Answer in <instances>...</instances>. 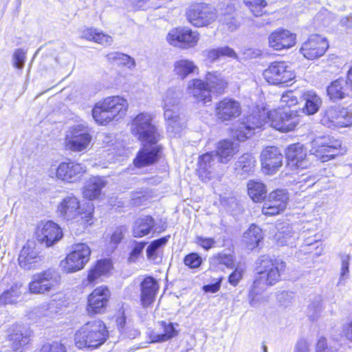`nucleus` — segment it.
Returning a JSON list of instances; mask_svg holds the SVG:
<instances>
[{
    "label": "nucleus",
    "instance_id": "obj_1",
    "mask_svg": "<svg viewBox=\"0 0 352 352\" xmlns=\"http://www.w3.org/2000/svg\"><path fill=\"white\" fill-rule=\"evenodd\" d=\"M300 122V116L294 110L283 109H273L266 112L265 109L258 113L251 114L240 122L235 131V137L244 141L254 133V130L261 129L265 124L281 132L293 131Z\"/></svg>",
    "mask_w": 352,
    "mask_h": 352
},
{
    "label": "nucleus",
    "instance_id": "obj_2",
    "mask_svg": "<svg viewBox=\"0 0 352 352\" xmlns=\"http://www.w3.org/2000/svg\"><path fill=\"white\" fill-rule=\"evenodd\" d=\"M205 80L206 82L198 78L192 79L187 86L188 94L203 104L211 102L210 92L223 94L228 86L226 80L218 72H207Z\"/></svg>",
    "mask_w": 352,
    "mask_h": 352
},
{
    "label": "nucleus",
    "instance_id": "obj_3",
    "mask_svg": "<svg viewBox=\"0 0 352 352\" xmlns=\"http://www.w3.org/2000/svg\"><path fill=\"white\" fill-rule=\"evenodd\" d=\"M87 208L85 210L80 206V200L77 197L69 195L58 203L56 212L63 220L85 229L93 223L94 208L92 206H87Z\"/></svg>",
    "mask_w": 352,
    "mask_h": 352
},
{
    "label": "nucleus",
    "instance_id": "obj_4",
    "mask_svg": "<svg viewBox=\"0 0 352 352\" xmlns=\"http://www.w3.org/2000/svg\"><path fill=\"white\" fill-rule=\"evenodd\" d=\"M127 109L128 102L125 98L118 96H111L95 104L92 116L97 123L106 125L114 119L122 118Z\"/></svg>",
    "mask_w": 352,
    "mask_h": 352
},
{
    "label": "nucleus",
    "instance_id": "obj_5",
    "mask_svg": "<svg viewBox=\"0 0 352 352\" xmlns=\"http://www.w3.org/2000/svg\"><path fill=\"white\" fill-rule=\"evenodd\" d=\"M286 264L278 259H272L267 256L260 258L257 266V276L254 281V287L265 289L278 283L280 276L285 272Z\"/></svg>",
    "mask_w": 352,
    "mask_h": 352
},
{
    "label": "nucleus",
    "instance_id": "obj_6",
    "mask_svg": "<svg viewBox=\"0 0 352 352\" xmlns=\"http://www.w3.org/2000/svg\"><path fill=\"white\" fill-rule=\"evenodd\" d=\"M107 331L100 320L87 322L75 334V344L79 349L97 348L104 342Z\"/></svg>",
    "mask_w": 352,
    "mask_h": 352
},
{
    "label": "nucleus",
    "instance_id": "obj_7",
    "mask_svg": "<svg viewBox=\"0 0 352 352\" xmlns=\"http://www.w3.org/2000/svg\"><path fill=\"white\" fill-rule=\"evenodd\" d=\"M215 7L206 2H193L186 9L187 21L197 28L206 27L218 19Z\"/></svg>",
    "mask_w": 352,
    "mask_h": 352
},
{
    "label": "nucleus",
    "instance_id": "obj_8",
    "mask_svg": "<svg viewBox=\"0 0 352 352\" xmlns=\"http://www.w3.org/2000/svg\"><path fill=\"white\" fill-rule=\"evenodd\" d=\"M92 136L90 129L85 124H76L69 126L65 135V147L67 150L82 153L91 146Z\"/></svg>",
    "mask_w": 352,
    "mask_h": 352
},
{
    "label": "nucleus",
    "instance_id": "obj_9",
    "mask_svg": "<svg viewBox=\"0 0 352 352\" xmlns=\"http://www.w3.org/2000/svg\"><path fill=\"white\" fill-rule=\"evenodd\" d=\"M91 253V248L87 243L73 244L65 258L60 261L61 270L71 274L82 270L89 261Z\"/></svg>",
    "mask_w": 352,
    "mask_h": 352
},
{
    "label": "nucleus",
    "instance_id": "obj_10",
    "mask_svg": "<svg viewBox=\"0 0 352 352\" xmlns=\"http://www.w3.org/2000/svg\"><path fill=\"white\" fill-rule=\"evenodd\" d=\"M153 116L147 112L138 114L133 120L131 131L139 140L154 144L159 140L160 134L153 124Z\"/></svg>",
    "mask_w": 352,
    "mask_h": 352
},
{
    "label": "nucleus",
    "instance_id": "obj_11",
    "mask_svg": "<svg viewBox=\"0 0 352 352\" xmlns=\"http://www.w3.org/2000/svg\"><path fill=\"white\" fill-rule=\"evenodd\" d=\"M179 93L174 89H168L163 96L164 116L168 130L177 131L182 126L179 110Z\"/></svg>",
    "mask_w": 352,
    "mask_h": 352
},
{
    "label": "nucleus",
    "instance_id": "obj_12",
    "mask_svg": "<svg viewBox=\"0 0 352 352\" xmlns=\"http://www.w3.org/2000/svg\"><path fill=\"white\" fill-rule=\"evenodd\" d=\"M87 172V166L75 161L63 162L58 166H52L49 170L50 176L66 183L79 181Z\"/></svg>",
    "mask_w": 352,
    "mask_h": 352
},
{
    "label": "nucleus",
    "instance_id": "obj_13",
    "mask_svg": "<svg viewBox=\"0 0 352 352\" xmlns=\"http://www.w3.org/2000/svg\"><path fill=\"white\" fill-rule=\"evenodd\" d=\"M320 122L331 129L351 126L352 113L340 106H331L324 109Z\"/></svg>",
    "mask_w": 352,
    "mask_h": 352
},
{
    "label": "nucleus",
    "instance_id": "obj_14",
    "mask_svg": "<svg viewBox=\"0 0 352 352\" xmlns=\"http://www.w3.org/2000/svg\"><path fill=\"white\" fill-rule=\"evenodd\" d=\"M311 144V151L322 162L334 158L341 147V142L330 136L317 137Z\"/></svg>",
    "mask_w": 352,
    "mask_h": 352
},
{
    "label": "nucleus",
    "instance_id": "obj_15",
    "mask_svg": "<svg viewBox=\"0 0 352 352\" xmlns=\"http://www.w3.org/2000/svg\"><path fill=\"white\" fill-rule=\"evenodd\" d=\"M329 48L327 38L319 34H312L305 41L299 49V52L307 60H315L322 57Z\"/></svg>",
    "mask_w": 352,
    "mask_h": 352
},
{
    "label": "nucleus",
    "instance_id": "obj_16",
    "mask_svg": "<svg viewBox=\"0 0 352 352\" xmlns=\"http://www.w3.org/2000/svg\"><path fill=\"white\" fill-rule=\"evenodd\" d=\"M168 43L183 49L194 47L199 40L197 32L189 28H176L170 30L166 36Z\"/></svg>",
    "mask_w": 352,
    "mask_h": 352
},
{
    "label": "nucleus",
    "instance_id": "obj_17",
    "mask_svg": "<svg viewBox=\"0 0 352 352\" xmlns=\"http://www.w3.org/2000/svg\"><path fill=\"white\" fill-rule=\"evenodd\" d=\"M58 278L56 272L48 270L34 274L29 283V291L34 294L49 292L58 285Z\"/></svg>",
    "mask_w": 352,
    "mask_h": 352
},
{
    "label": "nucleus",
    "instance_id": "obj_18",
    "mask_svg": "<svg viewBox=\"0 0 352 352\" xmlns=\"http://www.w3.org/2000/svg\"><path fill=\"white\" fill-rule=\"evenodd\" d=\"M267 82L273 85H280L292 80L294 72L285 62H274L263 72Z\"/></svg>",
    "mask_w": 352,
    "mask_h": 352
},
{
    "label": "nucleus",
    "instance_id": "obj_19",
    "mask_svg": "<svg viewBox=\"0 0 352 352\" xmlns=\"http://www.w3.org/2000/svg\"><path fill=\"white\" fill-rule=\"evenodd\" d=\"M35 236L37 241L46 247H50L63 236L60 228L52 221H41L36 227Z\"/></svg>",
    "mask_w": 352,
    "mask_h": 352
},
{
    "label": "nucleus",
    "instance_id": "obj_20",
    "mask_svg": "<svg viewBox=\"0 0 352 352\" xmlns=\"http://www.w3.org/2000/svg\"><path fill=\"white\" fill-rule=\"evenodd\" d=\"M285 155L287 160V166L292 170H302L308 168L310 165L307 151L300 143L289 145L285 150Z\"/></svg>",
    "mask_w": 352,
    "mask_h": 352
},
{
    "label": "nucleus",
    "instance_id": "obj_21",
    "mask_svg": "<svg viewBox=\"0 0 352 352\" xmlns=\"http://www.w3.org/2000/svg\"><path fill=\"white\" fill-rule=\"evenodd\" d=\"M289 196L284 190L271 192L262 208V212L267 216H274L284 211L287 206Z\"/></svg>",
    "mask_w": 352,
    "mask_h": 352
},
{
    "label": "nucleus",
    "instance_id": "obj_22",
    "mask_svg": "<svg viewBox=\"0 0 352 352\" xmlns=\"http://www.w3.org/2000/svg\"><path fill=\"white\" fill-rule=\"evenodd\" d=\"M42 256L34 241H28L21 249L18 261L21 267L25 270L35 269L40 265Z\"/></svg>",
    "mask_w": 352,
    "mask_h": 352
},
{
    "label": "nucleus",
    "instance_id": "obj_23",
    "mask_svg": "<svg viewBox=\"0 0 352 352\" xmlns=\"http://www.w3.org/2000/svg\"><path fill=\"white\" fill-rule=\"evenodd\" d=\"M111 292L108 287L100 286L96 287L88 297L87 311L89 314H102L104 312Z\"/></svg>",
    "mask_w": 352,
    "mask_h": 352
},
{
    "label": "nucleus",
    "instance_id": "obj_24",
    "mask_svg": "<svg viewBox=\"0 0 352 352\" xmlns=\"http://www.w3.org/2000/svg\"><path fill=\"white\" fill-rule=\"evenodd\" d=\"M241 113L239 102L230 98H225L215 104V114L222 122L235 119Z\"/></svg>",
    "mask_w": 352,
    "mask_h": 352
},
{
    "label": "nucleus",
    "instance_id": "obj_25",
    "mask_svg": "<svg viewBox=\"0 0 352 352\" xmlns=\"http://www.w3.org/2000/svg\"><path fill=\"white\" fill-rule=\"evenodd\" d=\"M283 155L278 148L267 147L261 154L263 172L268 175L275 173L283 165Z\"/></svg>",
    "mask_w": 352,
    "mask_h": 352
},
{
    "label": "nucleus",
    "instance_id": "obj_26",
    "mask_svg": "<svg viewBox=\"0 0 352 352\" xmlns=\"http://www.w3.org/2000/svg\"><path fill=\"white\" fill-rule=\"evenodd\" d=\"M270 47L275 50L289 49L295 45L296 35L285 29H278L272 32L268 37Z\"/></svg>",
    "mask_w": 352,
    "mask_h": 352
},
{
    "label": "nucleus",
    "instance_id": "obj_27",
    "mask_svg": "<svg viewBox=\"0 0 352 352\" xmlns=\"http://www.w3.org/2000/svg\"><path fill=\"white\" fill-rule=\"evenodd\" d=\"M215 158L212 152L206 153L199 157L197 173L201 179L208 181L216 175Z\"/></svg>",
    "mask_w": 352,
    "mask_h": 352
},
{
    "label": "nucleus",
    "instance_id": "obj_28",
    "mask_svg": "<svg viewBox=\"0 0 352 352\" xmlns=\"http://www.w3.org/2000/svg\"><path fill=\"white\" fill-rule=\"evenodd\" d=\"M159 285L155 279L146 277L141 283L140 300L144 307H149L155 300Z\"/></svg>",
    "mask_w": 352,
    "mask_h": 352
},
{
    "label": "nucleus",
    "instance_id": "obj_29",
    "mask_svg": "<svg viewBox=\"0 0 352 352\" xmlns=\"http://www.w3.org/2000/svg\"><path fill=\"white\" fill-rule=\"evenodd\" d=\"M160 149L159 146H144L133 160L135 166L141 168L155 163L157 160Z\"/></svg>",
    "mask_w": 352,
    "mask_h": 352
},
{
    "label": "nucleus",
    "instance_id": "obj_30",
    "mask_svg": "<svg viewBox=\"0 0 352 352\" xmlns=\"http://www.w3.org/2000/svg\"><path fill=\"white\" fill-rule=\"evenodd\" d=\"M238 152V144L230 140L220 141L217 145L216 156L221 164L228 163Z\"/></svg>",
    "mask_w": 352,
    "mask_h": 352
},
{
    "label": "nucleus",
    "instance_id": "obj_31",
    "mask_svg": "<svg viewBox=\"0 0 352 352\" xmlns=\"http://www.w3.org/2000/svg\"><path fill=\"white\" fill-rule=\"evenodd\" d=\"M32 331L25 327H17L10 335L11 347L17 351L28 345L31 340Z\"/></svg>",
    "mask_w": 352,
    "mask_h": 352
},
{
    "label": "nucleus",
    "instance_id": "obj_32",
    "mask_svg": "<svg viewBox=\"0 0 352 352\" xmlns=\"http://www.w3.org/2000/svg\"><path fill=\"white\" fill-rule=\"evenodd\" d=\"M173 72L175 76L184 80L189 75L198 72L199 68L195 62L188 58H181L175 60L173 65Z\"/></svg>",
    "mask_w": 352,
    "mask_h": 352
},
{
    "label": "nucleus",
    "instance_id": "obj_33",
    "mask_svg": "<svg viewBox=\"0 0 352 352\" xmlns=\"http://www.w3.org/2000/svg\"><path fill=\"white\" fill-rule=\"evenodd\" d=\"M177 331L175 330L173 324L161 322L160 327L152 331L149 334L151 342H162L168 340L176 336Z\"/></svg>",
    "mask_w": 352,
    "mask_h": 352
},
{
    "label": "nucleus",
    "instance_id": "obj_34",
    "mask_svg": "<svg viewBox=\"0 0 352 352\" xmlns=\"http://www.w3.org/2000/svg\"><path fill=\"white\" fill-rule=\"evenodd\" d=\"M107 185L104 179L100 177H92L85 183L83 196L85 198L94 200L99 197L102 189Z\"/></svg>",
    "mask_w": 352,
    "mask_h": 352
},
{
    "label": "nucleus",
    "instance_id": "obj_35",
    "mask_svg": "<svg viewBox=\"0 0 352 352\" xmlns=\"http://www.w3.org/2000/svg\"><path fill=\"white\" fill-rule=\"evenodd\" d=\"M351 89L346 80L340 78L333 81L327 87V94L332 100L342 99L349 94Z\"/></svg>",
    "mask_w": 352,
    "mask_h": 352
},
{
    "label": "nucleus",
    "instance_id": "obj_36",
    "mask_svg": "<svg viewBox=\"0 0 352 352\" xmlns=\"http://www.w3.org/2000/svg\"><path fill=\"white\" fill-rule=\"evenodd\" d=\"M112 267L111 262L109 259L100 260L96 265L91 268L87 274V282L94 284L102 276L109 272Z\"/></svg>",
    "mask_w": 352,
    "mask_h": 352
},
{
    "label": "nucleus",
    "instance_id": "obj_37",
    "mask_svg": "<svg viewBox=\"0 0 352 352\" xmlns=\"http://www.w3.org/2000/svg\"><path fill=\"white\" fill-rule=\"evenodd\" d=\"M303 100L305 101L303 112L307 115H314L319 110L322 100L313 91H307L302 95Z\"/></svg>",
    "mask_w": 352,
    "mask_h": 352
},
{
    "label": "nucleus",
    "instance_id": "obj_38",
    "mask_svg": "<svg viewBox=\"0 0 352 352\" xmlns=\"http://www.w3.org/2000/svg\"><path fill=\"white\" fill-rule=\"evenodd\" d=\"M155 221L149 216H145L139 218L135 222L133 230V235L134 237H142L148 234L151 229L154 227Z\"/></svg>",
    "mask_w": 352,
    "mask_h": 352
},
{
    "label": "nucleus",
    "instance_id": "obj_39",
    "mask_svg": "<svg viewBox=\"0 0 352 352\" xmlns=\"http://www.w3.org/2000/svg\"><path fill=\"white\" fill-rule=\"evenodd\" d=\"M254 157L248 153L243 154L234 164V168L238 175L245 176L252 172L255 166Z\"/></svg>",
    "mask_w": 352,
    "mask_h": 352
},
{
    "label": "nucleus",
    "instance_id": "obj_40",
    "mask_svg": "<svg viewBox=\"0 0 352 352\" xmlns=\"http://www.w3.org/2000/svg\"><path fill=\"white\" fill-rule=\"evenodd\" d=\"M248 193L254 202H261L266 197L267 189L262 182L252 180L248 184Z\"/></svg>",
    "mask_w": 352,
    "mask_h": 352
},
{
    "label": "nucleus",
    "instance_id": "obj_41",
    "mask_svg": "<svg viewBox=\"0 0 352 352\" xmlns=\"http://www.w3.org/2000/svg\"><path fill=\"white\" fill-rule=\"evenodd\" d=\"M21 294L22 285L21 283H15L0 296V304H14L19 300Z\"/></svg>",
    "mask_w": 352,
    "mask_h": 352
},
{
    "label": "nucleus",
    "instance_id": "obj_42",
    "mask_svg": "<svg viewBox=\"0 0 352 352\" xmlns=\"http://www.w3.org/2000/svg\"><path fill=\"white\" fill-rule=\"evenodd\" d=\"M243 237L248 249L252 250L258 246L259 242L262 240V230L259 227L252 225L244 233Z\"/></svg>",
    "mask_w": 352,
    "mask_h": 352
},
{
    "label": "nucleus",
    "instance_id": "obj_43",
    "mask_svg": "<svg viewBox=\"0 0 352 352\" xmlns=\"http://www.w3.org/2000/svg\"><path fill=\"white\" fill-rule=\"evenodd\" d=\"M106 58L110 63L126 65L129 68H132L135 65L133 58L126 54L118 52H112L107 54Z\"/></svg>",
    "mask_w": 352,
    "mask_h": 352
},
{
    "label": "nucleus",
    "instance_id": "obj_44",
    "mask_svg": "<svg viewBox=\"0 0 352 352\" xmlns=\"http://www.w3.org/2000/svg\"><path fill=\"white\" fill-rule=\"evenodd\" d=\"M276 241L278 245H292L298 238V234L290 228L278 232L276 235Z\"/></svg>",
    "mask_w": 352,
    "mask_h": 352
},
{
    "label": "nucleus",
    "instance_id": "obj_45",
    "mask_svg": "<svg viewBox=\"0 0 352 352\" xmlns=\"http://www.w3.org/2000/svg\"><path fill=\"white\" fill-rule=\"evenodd\" d=\"M245 6L255 16H261L265 14V8L267 3L265 0H243Z\"/></svg>",
    "mask_w": 352,
    "mask_h": 352
},
{
    "label": "nucleus",
    "instance_id": "obj_46",
    "mask_svg": "<svg viewBox=\"0 0 352 352\" xmlns=\"http://www.w3.org/2000/svg\"><path fill=\"white\" fill-rule=\"evenodd\" d=\"M298 102V97L295 95L294 91H286L282 95L280 100V109L288 107H291L295 106Z\"/></svg>",
    "mask_w": 352,
    "mask_h": 352
},
{
    "label": "nucleus",
    "instance_id": "obj_47",
    "mask_svg": "<svg viewBox=\"0 0 352 352\" xmlns=\"http://www.w3.org/2000/svg\"><path fill=\"white\" fill-rule=\"evenodd\" d=\"M168 237H163L153 241L146 249V255L148 259H154L156 256V250L168 241Z\"/></svg>",
    "mask_w": 352,
    "mask_h": 352
},
{
    "label": "nucleus",
    "instance_id": "obj_48",
    "mask_svg": "<svg viewBox=\"0 0 352 352\" xmlns=\"http://www.w3.org/2000/svg\"><path fill=\"white\" fill-rule=\"evenodd\" d=\"M212 261L214 263L222 264L227 267H234V258L231 254L219 253L212 257Z\"/></svg>",
    "mask_w": 352,
    "mask_h": 352
},
{
    "label": "nucleus",
    "instance_id": "obj_49",
    "mask_svg": "<svg viewBox=\"0 0 352 352\" xmlns=\"http://www.w3.org/2000/svg\"><path fill=\"white\" fill-rule=\"evenodd\" d=\"M184 262L189 268L194 269L201 265L202 258L197 253H190L185 256Z\"/></svg>",
    "mask_w": 352,
    "mask_h": 352
},
{
    "label": "nucleus",
    "instance_id": "obj_50",
    "mask_svg": "<svg viewBox=\"0 0 352 352\" xmlns=\"http://www.w3.org/2000/svg\"><path fill=\"white\" fill-rule=\"evenodd\" d=\"M40 352H66L65 346L58 342L44 344Z\"/></svg>",
    "mask_w": 352,
    "mask_h": 352
},
{
    "label": "nucleus",
    "instance_id": "obj_51",
    "mask_svg": "<svg viewBox=\"0 0 352 352\" xmlns=\"http://www.w3.org/2000/svg\"><path fill=\"white\" fill-rule=\"evenodd\" d=\"M195 242L197 245L206 250L211 249L214 246L216 243L214 239L204 237L202 236H196Z\"/></svg>",
    "mask_w": 352,
    "mask_h": 352
},
{
    "label": "nucleus",
    "instance_id": "obj_52",
    "mask_svg": "<svg viewBox=\"0 0 352 352\" xmlns=\"http://www.w3.org/2000/svg\"><path fill=\"white\" fill-rule=\"evenodd\" d=\"M126 231V228L124 227H118L113 231L111 236V243L113 244L114 247L122 240Z\"/></svg>",
    "mask_w": 352,
    "mask_h": 352
},
{
    "label": "nucleus",
    "instance_id": "obj_53",
    "mask_svg": "<svg viewBox=\"0 0 352 352\" xmlns=\"http://www.w3.org/2000/svg\"><path fill=\"white\" fill-rule=\"evenodd\" d=\"M145 245L146 243L144 242H137L135 243L129 258L130 262H135L136 261L138 256L141 254Z\"/></svg>",
    "mask_w": 352,
    "mask_h": 352
},
{
    "label": "nucleus",
    "instance_id": "obj_54",
    "mask_svg": "<svg viewBox=\"0 0 352 352\" xmlns=\"http://www.w3.org/2000/svg\"><path fill=\"white\" fill-rule=\"evenodd\" d=\"M25 58V53L22 50H17L14 54V65L18 69H22Z\"/></svg>",
    "mask_w": 352,
    "mask_h": 352
},
{
    "label": "nucleus",
    "instance_id": "obj_55",
    "mask_svg": "<svg viewBox=\"0 0 352 352\" xmlns=\"http://www.w3.org/2000/svg\"><path fill=\"white\" fill-rule=\"evenodd\" d=\"M94 41L101 45H110L113 39L109 35L96 31Z\"/></svg>",
    "mask_w": 352,
    "mask_h": 352
},
{
    "label": "nucleus",
    "instance_id": "obj_56",
    "mask_svg": "<svg viewBox=\"0 0 352 352\" xmlns=\"http://www.w3.org/2000/svg\"><path fill=\"white\" fill-rule=\"evenodd\" d=\"M258 290H261L259 287H254L253 286V288L250 291L249 293V303L251 307H257L258 302H259V298L258 296Z\"/></svg>",
    "mask_w": 352,
    "mask_h": 352
},
{
    "label": "nucleus",
    "instance_id": "obj_57",
    "mask_svg": "<svg viewBox=\"0 0 352 352\" xmlns=\"http://www.w3.org/2000/svg\"><path fill=\"white\" fill-rule=\"evenodd\" d=\"M243 276V270L241 268H236L230 276H229V283L235 286L236 285L239 280L242 278Z\"/></svg>",
    "mask_w": 352,
    "mask_h": 352
},
{
    "label": "nucleus",
    "instance_id": "obj_58",
    "mask_svg": "<svg viewBox=\"0 0 352 352\" xmlns=\"http://www.w3.org/2000/svg\"><path fill=\"white\" fill-rule=\"evenodd\" d=\"M96 30L93 28H84L80 30V38L87 41H94Z\"/></svg>",
    "mask_w": 352,
    "mask_h": 352
},
{
    "label": "nucleus",
    "instance_id": "obj_59",
    "mask_svg": "<svg viewBox=\"0 0 352 352\" xmlns=\"http://www.w3.org/2000/svg\"><path fill=\"white\" fill-rule=\"evenodd\" d=\"M204 54L210 62H214L221 57L219 47L217 49L205 50L204 52Z\"/></svg>",
    "mask_w": 352,
    "mask_h": 352
},
{
    "label": "nucleus",
    "instance_id": "obj_60",
    "mask_svg": "<svg viewBox=\"0 0 352 352\" xmlns=\"http://www.w3.org/2000/svg\"><path fill=\"white\" fill-rule=\"evenodd\" d=\"M219 50L221 57L227 56L233 58H237L236 54L234 50L228 46L219 47Z\"/></svg>",
    "mask_w": 352,
    "mask_h": 352
},
{
    "label": "nucleus",
    "instance_id": "obj_61",
    "mask_svg": "<svg viewBox=\"0 0 352 352\" xmlns=\"http://www.w3.org/2000/svg\"><path fill=\"white\" fill-rule=\"evenodd\" d=\"M316 182V179L315 177H312L311 175H305V174H302L301 175V177L298 182V184H302L304 183L306 185L307 188H309L312 186Z\"/></svg>",
    "mask_w": 352,
    "mask_h": 352
},
{
    "label": "nucleus",
    "instance_id": "obj_62",
    "mask_svg": "<svg viewBox=\"0 0 352 352\" xmlns=\"http://www.w3.org/2000/svg\"><path fill=\"white\" fill-rule=\"evenodd\" d=\"M316 352H331V349L327 346V340L324 338H320L316 344Z\"/></svg>",
    "mask_w": 352,
    "mask_h": 352
},
{
    "label": "nucleus",
    "instance_id": "obj_63",
    "mask_svg": "<svg viewBox=\"0 0 352 352\" xmlns=\"http://www.w3.org/2000/svg\"><path fill=\"white\" fill-rule=\"evenodd\" d=\"M309 344L305 340H299L296 346V352H309Z\"/></svg>",
    "mask_w": 352,
    "mask_h": 352
},
{
    "label": "nucleus",
    "instance_id": "obj_64",
    "mask_svg": "<svg viewBox=\"0 0 352 352\" xmlns=\"http://www.w3.org/2000/svg\"><path fill=\"white\" fill-rule=\"evenodd\" d=\"M343 333L347 340L352 341V321L344 326Z\"/></svg>",
    "mask_w": 352,
    "mask_h": 352
}]
</instances>
